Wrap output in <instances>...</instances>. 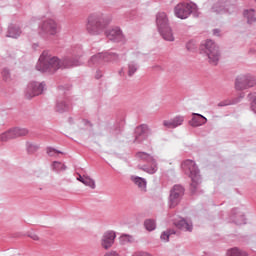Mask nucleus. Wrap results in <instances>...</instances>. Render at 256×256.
<instances>
[{
    "instance_id": "obj_19",
    "label": "nucleus",
    "mask_w": 256,
    "mask_h": 256,
    "mask_svg": "<svg viewBox=\"0 0 256 256\" xmlns=\"http://www.w3.org/2000/svg\"><path fill=\"white\" fill-rule=\"evenodd\" d=\"M106 35L111 41H117V39L121 37V30L119 28H114L106 32Z\"/></svg>"
},
{
    "instance_id": "obj_5",
    "label": "nucleus",
    "mask_w": 256,
    "mask_h": 256,
    "mask_svg": "<svg viewBox=\"0 0 256 256\" xmlns=\"http://www.w3.org/2000/svg\"><path fill=\"white\" fill-rule=\"evenodd\" d=\"M184 193H185V190L183 189V186L175 185L170 191L169 207L170 208L177 207Z\"/></svg>"
},
{
    "instance_id": "obj_38",
    "label": "nucleus",
    "mask_w": 256,
    "mask_h": 256,
    "mask_svg": "<svg viewBox=\"0 0 256 256\" xmlns=\"http://www.w3.org/2000/svg\"><path fill=\"white\" fill-rule=\"evenodd\" d=\"M65 67H73V66H77L79 65L78 63H72V64H68L67 61L64 62Z\"/></svg>"
},
{
    "instance_id": "obj_22",
    "label": "nucleus",
    "mask_w": 256,
    "mask_h": 256,
    "mask_svg": "<svg viewBox=\"0 0 256 256\" xmlns=\"http://www.w3.org/2000/svg\"><path fill=\"white\" fill-rule=\"evenodd\" d=\"M11 139H15V136L13 134V129H10L0 135V141L4 143L7 141H11Z\"/></svg>"
},
{
    "instance_id": "obj_32",
    "label": "nucleus",
    "mask_w": 256,
    "mask_h": 256,
    "mask_svg": "<svg viewBox=\"0 0 256 256\" xmlns=\"http://www.w3.org/2000/svg\"><path fill=\"white\" fill-rule=\"evenodd\" d=\"M136 72H137V65L130 63L128 65V76L133 77V75H135Z\"/></svg>"
},
{
    "instance_id": "obj_33",
    "label": "nucleus",
    "mask_w": 256,
    "mask_h": 256,
    "mask_svg": "<svg viewBox=\"0 0 256 256\" xmlns=\"http://www.w3.org/2000/svg\"><path fill=\"white\" fill-rule=\"evenodd\" d=\"M213 13H221L223 12V6L221 4L217 3L212 7Z\"/></svg>"
},
{
    "instance_id": "obj_18",
    "label": "nucleus",
    "mask_w": 256,
    "mask_h": 256,
    "mask_svg": "<svg viewBox=\"0 0 256 256\" xmlns=\"http://www.w3.org/2000/svg\"><path fill=\"white\" fill-rule=\"evenodd\" d=\"M178 229H182L183 231H193V225L185 219H181L180 221L175 223Z\"/></svg>"
},
{
    "instance_id": "obj_31",
    "label": "nucleus",
    "mask_w": 256,
    "mask_h": 256,
    "mask_svg": "<svg viewBox=\"0 0 256 256\" xmlns=\"http://www.w3.org/2000/svg\"><path fill=\"white\" fill-rule=\"evenodd\" d=\"M144 225L147 229V231H155V221L151 220V219H148L144 222Z\"/></svg>"
},
{
    "instance_id": "obj_24",
    "label": "nucleus",
    "mask_w": 256,
    "mask_h": 256,
    "mask_svg": "<svg viewBox=\"0 0 256 256\" xmlns=\"http://www.w3.org/2000/svg\"><path fill=\"white\" fill-rule=\"evenodd\" d=\"M21 35V30L17 27H10L8 30L7 37H12V39H17Z\"/></svg>"
},
{
    "instance_id": "obj_35",
    "label": "nucleus",
    "mask_w": 256,
    "mask_h": 256,
    "mask_svg": "<svg viewBox=\"0 0 256 256\" xmlns=\"http://www.w3.org/2000/svg\"><path fill=\"white\" fill-rule=\"evenodd\" d=\"M103 57H105L104 54H97V55L92 57V62L97 63V61H99L100 59H103Z\"/></svg>"
},
{
    "instance_id": "obj_8",
    "label": "nucleus",
    "mask_w": 256,
    "mask_h": 256,
    "mask_svg": "<svg viewBox=\"0 0 256 256\" xmlns=\"http://www.w3.org/2000/svg\"><path fill=\"white\" fill-rule=\"evenodd\" d=\"M182 168L185 171L186 175H189L191 179H195L199 175V169L197 164L193 160H185L182 163Z\"/></svg>"
},
{
    "instance_id": "obj_30",
    "label": "nucleus",
    "mask_w": 256,
    "mask_h": 256,
    "mask_svg": "<svg viewBox=\"0 0 256 256\" xmlns=\"http://www.w3.org/2000/svg\"><path fill=\"white\" fill-rule=\"evenodd\" d=\"M52 169L54 171H65L66 167H65V164L61 163V162H53L52 164Z\"/></svg>"
},
{
    "instance_id": "obj_39",
    "label": "nucleus",
    "mask_w": 256,
    "mask_h": 256,
    "mask_svg": "<svg viewBox=\"0 0 256 256\" xmlns=\"http://www.w3.org/2000/svg\"><path fill=\"white\" fill-rule=\"evenodd\" d=\"M104 256H119V254H117V252H109Z\"/></svg>"
},
{
    "instance_id": "obj_14",
    "label": "nucleus",
    "mask_w": 256,
    "mask_h": 256,
    "mask_svg": "<svg viewBox=\"0 0 256 256\" xmlns=\"http://www.w3.org/2000/svg\"><path fill=\"white\" fill-rule=\"evenodd\" d=\"M87 30L89 31V33H92V35H95L99 32V22L90 17L87 24Z\"/></svg>"
},
{
    "instance_id": "obj_12",
    "label": "nucleus",
    "mask_w": 256,
    "mask_h": 256,
    "mask_svg": "<svg viewBox=\"0 0 256 256\" xmlns=\"http://www.w3.org/2000/svg\"><path fill=\"white\" fill-rule=\"evenodd\" d=\"M156 25L158 27V30L165 29L169 27V20L167 19V14L164 12H160L156 16Z\"/></svg>"
},
{
    "instance_id": "obj_15",
    "label": "nucleus",
    "mask_w": 256,
    "mask_h": 256,
    "mask_svg": "<svg viewBox=\"0 0 256 256\" xmlns=\"http://www.w3.org/2000/svg\"><path fill=\"white\" fill-rule=\"evenodd\" d=\"M135 133L136 139H139V137H143V139H145V137H147V134L149 133V126L145 124L140 125L135 129Z\"/></svg>"
},
{
    "instance_id": "obj_27",
    "label": "nucleus",
    "mask_w": 256,
    "mask_h": 256,
    "mask_svg": "<svg viewBox=\"0 0 256 256\" xmlns=\"http://www.w3.org/2000/svg\"><path fill=\"white\" fill-rule=\"evenodd\" d=\"M2 78L4 81H6V83L13 81V78L11 77V72H9V69L7 68H4L2 70Z\"/></svg>"
},
{
    "instance_id": "obj_20",
    "label": "nucleus",
    "mask_w": 256,
    "mask_h": 256,
    "mask_svg": "<svg viewBox=\"0 0 256 256\" xmlns=\"http://www.w3.org/2000/svg\"><path fill=\"white\" fill-rule=\"evenodd\" d=\"M12 133L14 139H17V137H25V135H28L29 130H27V128H12Z\"/></svg>"
},
{
    "instance_id": "obj_11",
    "label": "nucleus",
    "mask_w": 256,
    "mask_h": 256,
    "mask_svg": "<svg viewBox=\"0 0 256 256\" xmlns=\"http://www.w3.org/2000/svg\"><path fill=\"white\" fill-rule=\"evenodd\" d=\"M41 29L44 31V33L55 35V33H57V23H55L53 20H47L42 24Z\"/></svg>"
},
{
    "instance_id": "obj_6",
    "label": "nucleus",
    "mask_w": 256,
    "mask_h": 256,
    "mask_svg": "<svg viewBox=\"0 0 256 256\" xmlns=\"http://www.w3.org/2000/svg\"><path fill=\"white\" fill-rule=\"evenodd\" d=\"M43 89H45V84L39 82H31L30 84H28V87L26 89L27 99H33V97L41 95V93H43Z\"/></svg>"
},
{
    "instance_id": "obj_10",
    "label": "nucleus",
    "mask_w": 256,
    "mask_h": 256,
    "mask_svg": "<svg viewBox=\"0 0 256 256\" xmlns=\"http://www.w3.org/2000/svg\"><path fill=\"white\" fill-rule=\"evenodd\" d=\"M183 121H185L183 116H176L170 120H164L163 125L164 127H167V129H175L183 125Z\"/></svg>"
},
{
    "instance_id": "obj_36",
    "label": "nucleus",
    "mask_w": 256,
    "mask_h": 256,
    "mask_svg": "<svg viewBox=\"0 0 256 256\" xmlns=\"http://www.w3.org/2000/svg\"><path fill=\"white\" fill-rule=\"evenodd\" d=\"M86 177H87V175L81 176V174H78L77 181H80V183H83V181H85Z\"/></svg>"
},
{
    "instance_id": "obj_34",
    "label": "nucleus",
    "mask_w": 256,
    "mask_h": 256,
    "mask_svg": "<svg viewBox=\"0 0 256 256\" xmlns=\"http://www.w3.org/2000/svg\"><path fill=\"white\" fill-rule=\"evenodd\" d=\"M47 153L49 157H55V155H58L59 152L53 148H47Z\"/></svg>"
},
{
    "instance_id": "obj_23",
    "label": "nucleus",
    "mask_w": 256,
    "mask_h": 256,
    "mask_svg": "<svg viewBox=\"0 0 256 256\" xmlns=\"http://www.w3.org/2000/svg\"><path fill=\"white\" fill-rule=\"evenodd\" d=\"M244 17H246L248 23L251 25L253 23H255L256 18H255V10L250 9V10H246L244 12Z\"/></svg>"
},
{
    "instance_id": "obj_13",
    "label": "nucleus",
    "mask_w": 256,
    "mask_h": 256,
    "mask_svg": "<svg viewBox=\"0 0 256 256\" xmlns=\"http://www.w3.org/2000/svg\"><path fill=\"white\" fill-rule=\"evenodd\" d=\"M193 115L194 116L190 121V125L192 127H201V125H205V123H207V119L205 118V116L197 113H193Z\"/></svg>"
},
{
    "instance_id": "obj_41",
    "label": "nucleus",
    "mask_w": 256,
    "mask_h": 256,
    "mask_svg": "<svg viewBox=\"0 0 256 256\" xmlns=\"http://www.w3.org/2000/svg\"><path fill=\"white\" fill-rule=\"evenodd\" d=\"M219 33V30H214V35H217Z\"/></svg>"
},
{
    "instance_id": "obj_42",
    "label": "nucleus",
    "mask_w": 256,
    "mask_h": 256,
    "mask_svg": "<svg viewBox=\"0 0 256 256\" xmlns=\"http://www.w3.org/2000/svg\"><path fill=\"white\" fill-rule=\"evenodd\" d=\"M187 49H189V44H187Z\"/></svg>"
},
{
    "instance_id": "obj_26",
    "label": "nucleus",
    "mask_w": 256,
    "mask_h": 256,
    "mask_svg": "<svg viewBox=\"0 0 256 256\" xmlns=\"http://www.w3.org/2000/svg\"><path fill=\"white\" fill-rule=\"evenodd\" d=\"M69 109H71L69 104L63 101L59 102L56 106V111H58V113H63V111H69Z\"/></svg>"
},
{
    "instance_id": "obj_43",
    "label": "nucleus",
    "mask_w": 256,
    "mask_h": 256,
    "mask_svg": "<svg viewBox=\"0 0 256 256\" xmlns=\"http://www.w3.org/2000/svg\"><path fill=\"white\" fill-rule=\"evenodd\" d=\"M239 225H241V222H237Z\"/></svg>"
},
{
    "instance_id": "obj_3",
    "label": "nucleus",
    "mask_w": 256,
    "mask_h": 256,
    "mask_svg": "<svg viewBox=\"0 0 256 256\" xmlns=\"http://www.w3.org/2000/svg\"><path fill=\"white\" fill-rule=\"evenodd\" d=\"M136 159L150 164L140 166L139 169H142V171H145V173H149V175L157 173V162L155 161V158H153L151 154H148L146 152H138L136 153Z\"/></svg>"
},
{
    "instance_id": "obj_9",
    "label": "nucleus",
    "mask_w": 256,
    "mask_h": 256,
    "mask_svg": "<svg viewBox=\"0 0 256 256\" xmlns=\"http://www.w3.org/2000/svg\"><path fill=\"white\" fill-rule=\"evenodd\" d=\"M115 237V232H105L101 238V245L103 249H111V247H113V244L115 243Z\"/></svg>"
},
{
    "instance_id": "obj_29",
    "label": "nucleus",
    "mask_w": 256,
    "mask_h": 256,
    "mask_svg": "<svg viewBox=\"0 0 256 256\" xmlns=\"http://www.w3.org/2000/svg\"><path fill=\"white\" fill-rule=\"evenodd\" d=\"M171 235H175V231L173 230H168L162 233L160 239L162 241H164L165 243H167V241H169V237H171Z\"/></svg>"
},
{
    "instance_id": "obj_25",
    "label": "nucleus",
    "mask_w": 256,
    "mask_h": 256,
    "mask_svg": "<svg viewBox=\"0 0 256 256\" xmlns=\"http://www.w3.org/2000/svg\"><path fill=\"white\" fill-rule=\"evenodd\" d=\"M83 185L90 187V189H95L97 187L95 180L90 176H86V178H84Z\"/></svg>"
},
{
    "instance_id": "obj_4",
    "label": "nucleus",
    "mask_w": 256,
    "mask_h": 256,
    "mask_svg": "<svg viewBox=\"0 0 256 256\" xmlns=\"http://www.w3.org/2000/svg\"><path fill=\"white\" fill-rule=\"evenodd\" d=\"M256 78L251 75H239L236 78L235 87L238 91H243V89H249L255 87Z\"/></svg>"
},
{
    "instance_id": "obj_21",
    "label": "nucleus",
    "mask_w": 256,
    "mask_h": 256,
    "mask_svg": "<svg viewBox=\"0 0 256 256\" xmlns=\"http://www.w3.org/2000/svg\"><path fill=\"white\" fill-rule=\"evenodd\" d=\"M227 256H249V254L239 248H232L227 251Z\"/></svg>"
},
{
    "instance_id": "obj_37",
    "label": "nucleus",
    "mask_w": 256,
    "mask_h": 256,
    "mask_svg": "<svg viewBox=\"0 0 256 256\" xmlns=\"http://www.w3.org/2000/svg\"><path fill=\"white\" fill-rule=\"evenodd\" d=\"M37 148H35V146H33V145H29L28 146V148H27V151H28V153H33V151H35Z\"/></svg>"
},
{
    "instance_id": "obj_1",
    "label": "nucleus",
    "mask_w": 256,
    "mask_h": 256,
    "mask_svg": "<svg viewBox=\"0 0 256 256\" xmlns=\"http://www.w3.org/2000/svg\"><path fill=\"white\" fill-rule=\"evenodd\" d=\"M200 51L206 55L210 65H218L221 59V51L219 50V46H217L213 40H205L202 42Z\"/></svg>"
},
{
    "instance_id": "obj_17",
    "label": "nucleus",
    "mask_w": 256,
    "mask_h": 256,
    "mask_svg": "<svg viewBox=\"0 0 256 256\" xmlns=\"http://www.w3.org/2000/svg\"><path fill=\"white\" fill-rule=\"evenodd\" d=\"M159 32L161 33L163 39H165V41H175V37L173 36V32L171 31V28L169 26H167L164 29L159 30Z\"/></svg>"
},
{
    "instance_id": "obj_7",
    "label": "nucleus",
    "mask_w": 256,
    "mask_h": 256,
    "mask_svg": "<svg viewBox=\"0 0 256 256\" xmlns=\"http://www.w3.org/2000/svg\"><path fill=\"white\" fill-rule=\"evenodd\" d=\"M193 12V5L181 3L175 7L174 13L178 19H187Z\"/></svg>"
},
{
    "instance_id": "obj_28",
    "label": "nucleus",
    "mask_w": 256,
    "mask_h": 256,
    "mask_svg": "<svg viewBox=\"0 0 256 256\" xmlns=\"http://www.w3.org/2000/svg\"><path fill=\"white\" fill-rule=\"evenodd\" d=\"M120 241L124 245L125 243H133L135 241V238L131 235L123 234L120 237Z\"/></svg>"
},
{
    "instance_id": "obj_40",
    "label": "nucleus",
    "mask_w": 256,
    "mask_h": 256,
    "mask_svg": "<svg viewBox=\"0 0 256 256\" xmlns=\"http://www.w3.org/2000/svg\"><path fill=\"white\" fill-rule=\"evenodd\" d=\"M252 109H253V111H255V113H256V98L253 100V102H252Z\"/></svg>"
},
{
    "instance_id": "obj_16",
    "label": "nucleus",
    "mask_w": 256,
    "mask_h": 256,
    "mask_svg": "<svg viewBox=\"0 0 256 256\" xmlns=\"http://www.w3.org/2000/svg\"><path fill=\"white\" fill-rule=\"evenodd\" d=\"M131 181H133L134 184L141 189V191H145L147 189V181H145L144 178H141L139 176H132Z\"/></svg>"
},
{
    "instance_id": "obj_2",
    "label": "nucleus",
    "mask_w": 256,
    "mask_h": 256,
    "mask_svg": "<svg viewBox=\"0 0 256 256\" xmlns=\"http://www.w3.org/2000/svg\"><path fill=\"white\" fill-rule=\"evenodd\" d=\"M36 67L38 71H57V69H61V60L57 57L45 56V53H43Z\"/></svg>"
}]
</instances>
